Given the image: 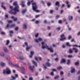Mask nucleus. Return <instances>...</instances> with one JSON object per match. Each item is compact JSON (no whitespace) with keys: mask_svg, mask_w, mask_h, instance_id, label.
<instances>
[{"mask_svg":"<svg viewBox=\"0 0 80 80\" xmlns=\"http://www.w3.org/2000/svg\"><path fill=\"white\" fill-rule=\"evenodd\" d=\"M18 29V27H17L15 28V30H17Z\"/></svg>","mask_w":80,"mask_h":80,"instance_id":"nucleus-59","label":"nucleus"},{"mask_svg":"<svg viewBox=\"0 0 80 80\" xmlns=\"http://www.w3.org/2000/svg\"><path fill=\"white\" fill-rule=\"evenodd\" d=\"M1 7H2V8H3L4 10H6V8L5 7L3 6V5H1Z\"/></svg>","mask_w":80,"mask_h":80,"instance_id":"nucleus-37","label":"nucleus"},{"mask_svg":"<svg viewBox=\"0 0 80 80\" xmlns=\"http://www.w3.org/2000/svg\"><path fill=\"white\" fill-rule=\"evenodd\" d=\"M54 60L56 61H58V58H55Z\"/></svg>","mask_w":80,"mask_h":80,"instance_id":"nucleus-51","label":"nucleus"},{"mask_svg":"<svg viewBox=\"0 0 80 80\" xmlns=\"http://www.w3.org/2000/svg\"><path fill=\"white\" fill-rule=\"evenodd\" d=\"M67 57L68 58H72V57H73V56L72 55H68L67 56Z\"/></svg>","mask_w":80,"mask_h":80,"instance_id":"nucleus-32","label":"nucleus"},{"mask_svg":"<svg viewBox=\"0 0 80 80\" xmlns=\"http://www.w3.org/2000/svg\"><path fill=\"white\" fill-rule=\"evenodd\" d=\"M38 36V33H37L35 35V37L37 38V37Z\"/></svg>","mask_w":80,"mask_h":80,"instance_id":"nucleus-43","label":"nucleus"},{"mask_svg":"<svg viewBox=\"0 0 80 80\" xmlns=\"http://www.w3.org/2000/svg\"><path fill=\"white\" fill-rule=\"evenodd\" d=\"M75 69L74 68L72 67H71V73H73V72H75Z\"/></svg>","mask_w":80,"mask_h":80,"instance_id":"nucleus-14","label":"nucleus"},{"mask_svg":"<svg viewBox=\"0 0 80 80\" xmlns=\"http://www.w3.org/2000/svg\"><path fill=\"white\" fill-rule=\"evenodd\" d=\"M55 5L58 6V7H59L60 6V2L58 1L56 2H55Z\"/></svg>","mask_w":80,"mask_h":80,"instance_id":"nucleus-19","label":"nucleus"},{"mask_svg":"<svg viewBox=\"0 0 80 80\" xmlns=\"http://www.w3.org/2000/svg\"><path fill=\"white\" fill-rule=\"evenodd\" d=\"M38 59H39V60H42V58L40 57H38Z\"/></svg>","mask_w":80,"mask_h":80,"instance_id":"nucleus-57","label":"nucleus"},{"mask_svg":"<svg viewBox=\"0 0 80 80\" xmlns=\"http://www.w3.org/2000/svg\"><path fill=\"white\" fill-rule=\"evenodd\" d=\"M5 18H8V15L7 14H6L5 15Z\"/></svg>","mask_w":80,"mask_h":80,"instance_id":"nucleus-53","label":"nucleus"},{"mask_svg":"<svg viewBox=\"0 0 80 80\" xmlns=\"http://www.w3.org/2000/svg\"><path fill=\"white\" fill-rule=\"evenodd\" d=\"M51 75H52V76H53V75H54V74H53V72H51Z\"/></svg>","mask_w":80,"mask_h":80,"instance_id":"nucleus-47","label":"nucleus"},{"mask_svg":"<svg viewBox=\"0 0 80 80\" xmlns=\"http://www.w3.org/2000/svg\"><path fill=\"white\" fill-rule=\"evenodd\" d=\"M34 54V52L33 51L31 52V55L29 56L30 58H32V56Z\"/></svg>","mask_w":80,"mask_h":80,"instance_id":"nucleus-16","label":"nucleus"},{"mask_svg":"<svg viewBox=\"0 0 80 80\" xmlns=\"http://www.w3.org/2000/svg\"><path fill=\"white\" fill-rule=\"evenodd\" d=\"M5 63L3 62H1V66H4V65H5Z\"/></svg>","mask_w":80,"mask_h":80,"instance_id":"nucleus-35","label":"nucleus"},{"mask_svg":"<svg viewBox=\"0 0 80 80\" xmlns=\"http://www.w3.org/2000/svg\"><path fill=\"white\" fill-rule=\"evenodd\" d=\"M9 43H10V41H9V40H7V42H6V45H8V44Z\"/></svg>","mask_w":80,"mask_h":80,"instance_id":"nucleus-33","label":"nucleus"},{"mask_svg":"<svg viewBox=\"0 0 80 80\" xmlns=\"http://www.w3.org/2000/svg\"><path fill=\"white\" fill-rule=\"evenodd\" d=\"M41 44L42 45V48H43V49H44V48H46V49L48 50H49L50 52H53V48H48V46L47 45V44H46L45 42H41Z\"/></svg>","mask_w":80,"mask_h":80,"instance_id":"nucleus-1","label":"nucleus"},{"mask_svg":"<svg viewBox=\"0 0 80 80\" xmlns=\"http://www.w3.org/2000/svg\"><path fill=\"white\" fill-rule=\"evenodd\" d=\"M75 64L76 65H77L79 64V61H78L77 62H75Z\"/></svg>","mask_w":80,"mask_h":80,"instance_id":"nucleus-31","label":"nucleus"},{"mask_svg":"<svg viewBox=\"0 0 80 80\" xmlns=\"http://www.w3.org/2000/svg\"><path fill=\"white\" fill-rule=\"evenodd\" d=\"M8 24L6 26V28H13V27H15V24H13L12 25H10V23H12V21L11 20H10L8 21Z\"/></svg>","mask_w":80,"mask_h":80,"instance_id":"nucleus-2","label":"nucleus"},{"mask_svg":"<svg viewBox=\"0 0 80 80\" xmlns=\"http://www.w3.org/2000/svg\"><path fill=\"white\" fill-rule=\"evenodd\" d=\"M30 3H31V2L30 1H28L27 3V5L28 6H29L30 5Z\"/></svg>","mask_w":80,"mask_h":80,"instance_id":"nucleus-40","label":"nucleus"},{"mask_svg":"<svg viewBox=\"0 0 80 80\" xmlns=\"http://www.w3.org/2000/svg\"><path fill=\"white\" fill-rule=\"evenodd\" d=\"M69 52L70 53H72L73 52V51H72V49H69Z\"/></svg>","mask_w":80,"mask_h":80,"instance_id":"nucleus-44","label":"nucleus"},{"mask_svg":"<svg viewBox=\"0 0 80 80\" xmlns=\"http://www.w3.org/2000/svg\"><path fill=\"white\" fill-rule=\"evenodd\" d=\"M21 3V4H24V3H25V2L24 1H22Z\"/></svg>","mask_w":80,"mask_h":80,"instance_id":"nucleus-63","label":"nucleus"},{"mask_svg":"<svg viewBox=\"0 0 80 80\" xmlns=\"http://www.w3.org/2000/svg\"><path fill=\"white\" fill-rule=\"evenodd\" d=\"M17 12H18V10H16V11L11 10L10 11V12H9V13H11V14H13L14 15H15V14H16V13H17Z\"/></svg>","mask_w":80,"mask_h":80,"instance_id":"nucleus-7","label":"nucleus"},{"mask_svg":"<svg viewBox=\"0 0 80 80\" xmlns=\"http://www.w3.org/2000/svg\"><path fill=\"white\" fill-rule=\"evenodd\" d=\"M9 8L11 10H14V8H13V6H10L9 7Z\"/></svg>","mask_w":80,"mask_h":80,"instance_id":"nucleus-24","label":"nucleus"},{"mask_svg":"<svg viewBox=\"0 0 80 80\" xmlns=\"http://www.w3.org/2000/svg\"><path fill=\"white\" fill-rule=\"evenodd\" d=\"M33 78L32 77H30L29 78V80H32Z\"/></svg>","mask_w":80,"mask_h":80,"instance_id":"nucleus-64","label":"nucleus"},{"mask_svg":"<svg viewBox=\"0 0 80 80\" xmlns=\"http://www.w3.org/2000/svg\"><path fill=\"white\" fill-rule=\"evenodd\" d=\"M23 28L26 29V28H27V26H26V25H23Z\"/></svg>","mask_w":80,"mask_h":80,"instance_id":"nucleus-38","label":"nucleus"},{"mask_svg":"<svg viewBox=\"0 0 80 80\" xmlns=\"http://www.w3.org/2000/svg\"><path fill=\"white\" fill-rule=\"evenodd\" d=\"M8 64H9V65H12L13 64L12 63V61H11V60H10V61H8Z\"/></svg>","mask_w":80,"mask_h":80,"instance_id":"nucleus-23","label":"nucleus"},{"mask_svg":"<svg viewBox=\"0 0 80 80\" xmlns=\"http://www.w3.org/2000/svg\"><path fill=\"white\" fill-rule=\"evenodd\" d=\"M21 5L22 7H27V6L25 5V4H20Z\"/></svg>","mask_w":80,"mask_h":80,"instance_id":"nucleus-28","label":"nucleus"},{"mask_svg":"<svg viewBox=\"0 0 80 80\" xmlns=\"http://www.w3.org/2000/svg\"><path fill=\"white\" fill-rule=\"evenodd\" d=\"M61 38L60 39V40L61 41H63V40H64L66 39V38L65 37V36L64 34H62L61 35Z\"/></svg>","mask_w":80,"mask_h":80,"instance_id":"nucleus-5","label":"nucleus"},{"mask_svg":"<svg viewBox=\"0 0 80 80\" xmlns=\"http://www.w3.org/2000/svg\"><path fill=\"white\" fill-rule=\"evenodd\" d=\"M68 20L69 21H72V20H73V17L72 16H69L68 17Z\"/></svg>","mask_w":80,"mask_h":80,"instance_id":"nucleus-12","label":"nucleus"},{"mask_svg":"<svg viewBox=\"0 0 80 80\" xmlns=\"http://www.w3.org/2000/svg\"><path fill=\"white\" fill-rule=\"evenodd\" d=\"M30 47H27V48H26V50L27 51H28V50H29V49H30Z\"/></svg>","mask_w":80,"mask_h":80,"instance_id":"nucleus-41","label":"nucleus"},{"mask_svg":"<svg viewBox=\"0 0 80 80\" xmlns=\"http://www.w3.org/2000/svg\"><path fill=\"white\" fill-rule=\"evenodd\" d=\"M35 42H37L38 43V42H40L41 41H42V38H39L38 39H34Z\"/></svg>","mask_w":80,"mask_h":80,"instance_id":"nucleus-8","label":"nucleus"},{"mask_svg":"<svg viewBox=\"0 0 80 80\" xmlns=\"http://www.w3.org/2000/svg\"><path fill=\"white\" fill-rule=\"evenodd\" d=\"M32 62L33 63V64H34V65H35V66H37V63H36V62L34 61H33V60L32 61Z\"/></svg>","mask_w":80,"mask_h":80,"instance_id":"nucleus-27","label":"nucleus"},{"mask_svg":"<svg viewBox=\"0 0 80 80\" xmlns=\"http://www.w3.org/2000/svg\"><path fill=\"white\" fill-rule=\"evenodd\" d=\"M34 12H37V13H39V12H40V11L39 10H34Z\"/></svg>","mask_w":80,"mask_h":80,"instance_id":"nucleus-46","label":"nucleus"},{"mask_svg":"<svg viewBox=\"0 0 80 80\" xmlns=\"http://www.w3.org/2000/svg\"><path fill=\"white\" fill-rule=\"evenodd\" d=\"M25 12H26V11L25 10H22V13H25Z\"/></svg>","mask_w":80,"mask_h":80,"instance_id":"nucleus-56","label":"nucleus"},{"mask_svg":"<svg viewBox=\"0 0 80 80\" xmlns=\"http://www.w3.org/2000/svg\"><path fill=\"white\" fill-rule=\"evenodd\" d=\"M13 5L14 6H17L18 5V4H17V2H14L13 3Z\"/></svg>","mask_w":80,"mask_h":80,"instance_id":"nucleus-26","label":"nucleus"},{"mask_svg":"<svg viewBox=\"0 0 80 80\" xmlns=\"http://www.w3.org/2000/svg\"><path fill=\"white\" fill-rule=\"evenodd\" d=\"M68 62L67 63V65H69V64H70V60H67Z\"/></svg>","mask_w":80,"mask_h":80,"instance_id":"nucleus-39","label":"nucleus"},{"mask_svg":"<svg viewBox=\"0 0 80 80\" xmlns=\"http://www.w3.org/2000/svg\"><path fill=\"white\" fill-rule=\"evenodd\" d=\"M65 7V4H62L61 6V8H62V7Z\"/></svg>","mask_w":80,"mask_h":80,"instance_id":"nucleus-49","label":"nucleus"},{"mask_svg":"<svg viewBox=\"0 0 80 80\" xmlns=\"http://www.w3.org/2000/svg\"><path fill=\"white\" fill-rule=\"evenodd\" d=\"M0 56L4 57V56H5V54H4V52H0Z\"/></svg>","mask_w":80,"mask_h":80,"instance_id":"nucleus-20","label":"nucleus"},{"mask_svg":"<svg viewBox=\"0 0 80 80\" xmlns=\"http://www.w3.org/2000/svg\"><path fill=\"white\" fill-rule=\"evenodd\" d=\"M11 77L12 78V79H15V77H14V76H12Z\"/></svg>","mask_w":80,"mask_h":80,"instance_id":"nucleus-55","label":"nucleus"},{"mask_svg":"<svg viewBox=\"0 0 80 80\" xmlns=\"http://www.w3.org/2000/svg\"><path fill=\"white\" fill-rule=\"evenodd\" d=\"M62 20H59L58 21L59 23H62Z\"/></svg>","mask_w":80,"mask_h":80,"instance_id":"nucleus-62","label":"nucleus"},{"mask_svg":"<svg viewBox=\"0 0 80 80\" xmlns=\"http://www.w3.org/2000/svg\"><path fill=\"white\" fill-rule=\"evenodd\" d=\"M62 68L61 66H59L57 68L58 70H61Z\"/></svg>","mask_w":80,"mask_h":80,"instance_id":"nucleus-29","label":"nucleus"},{"mask_svg":"<svg viewBox=\"0 0 80 80\" xmlns=\"http://www.w3.org/2000/svg\"><path fill=\"white\" fill-rule=\"evenodd\" d=\"M66 4L67 5V7L68 8H70V7H71V5L69 4V3L70 2L68 1H67L66 2Z\"/></svg>","mask_w":80,"mask_h":80,"instance_id":"nucleus-10","label":"nucleus"},{"mask_svg":"<svg viewBox=\"0 0 80 80\" xmlns=\"http://www.w3.org/2000/svg\"><path fill=\"white\" fill-rule=\"evenodd\" d=\"M58 77H59V76H56L54 78L55 79H57L58 78Z\"/></svg>","mask_w":80,"mask_h":80,"instance_id":"nucleus-45","label":"nucleus"},{"mask_svg":"<svg viewBox=\"0 0 80 80\" xmlns=\"http://www.w3.org/2000/svg\"><path fill=\"white\" fill-rule=\"evenodd\" d=\"M32 8L33 10H37L38 7L37 5V4L35 2H34L32 3Z\"/></svg>","mask_w":80,"mask_h":80,"instance_id":"nucleus-3","label":"nucleus"},{"mask_svg":"<svg viewBox=\"0 0 80 80\" xmlns=\"http://www.w3.org/2000/svg\"><path fill=\"white\" fill-rule=\"evenodd\" d=\"M41 2L42 3V4H43V5H45V2H44L43 1H42Z\"/></svg>","mask_w":80,"mask_h":80,"instance_id":"nucleus-54","label":"nucleus"},{"mask_svg":"<svg viewBox=\"0 0 80 80\" xmlns=\"http://www.w3.org/2000/svg\"><path fill=\"white\" fill-rule=\"evenodd\" d=\"M71 42H75V40L73 39H72L71 41Z\"/></svg>","mask_w":80,"mask_h":80,"instance_id":"nucleus-48","label":"nucleus"},{"mask_svg":"<svg viewBox=\"0 0 80 80\" xmlns=\"http://www.w3.org/2000/svg\"><path fill=\"white\" fill-rule=\"evenodd\" d=\"M11 18H12L13 19L14 21H15L17 20V18H15L13 16H12Z\"/></svg>","mask_w":80,"mask_h":80,"instance_id":"nucleus-18","label":"nucleus"},{"mask_svg":"<svg viewBox=\"0 0 80 80\" xmlns=\"http://www.w3.org/2000/svg\"><path fill=\"white\" fill-rule=\"evenodd\" d=\"M72 50H74L75 51V53H77L78 52V49L76 48H73L72 49Z\"/></svg>","mask_w":80,"mask_h":80,"instance_id":"nucleus-21","label":"nucleus"},{"mask_svg":"<svg viewBox=\"0 0 80 80\" xmlns=\"http://www.w3.org/2000/svg\"><path fill=\"white\" fill-rule=\"evenodd\" d=\"M66 44L67 46H69V47L71 46V45L69 44V42H67Z\"/></svg>","mask_w":80,"mask_h":80,"instance_id":"nucleus-36","label":"nucleus"},{"mask_svg":"<svg viewBox=\"0 0 80 80\" xmlns=\"http://www.w3.org/2000/svg\"><path fill=\"white\" fill-rule=\"evenodd\" d=\"M66 62V61L65 59L62 58V59L61 61L60 62L61 63H65Z\"/></svg>","mask_w":80,"mask_h":80,"instance_id":"nucleus-17","label":"nucleus"},{"mask_svg":"<svg viewBox=\"0 0 80 80\" xmlns=\"http://www.w3.org/2000/svg\"><path fill=\"white\" fill-rule=\"evenodd\" d=\"M14 10H20L19 6L18 5L15 6V7L14 8Z\"/></svg>","mask_w":80,"mask_h":80,"instance_id":"nucleus-9","label":"nucleus"},{"mask_svg":"<svg viewBox=\"0 0 80 80\" xmlns=\"http://www.w3.org/2000/svg\"><path fill=\"white\" fill-rule=\"evenodd\" d=\"M60 75H62L63 74V71H60Z\"/></svg>","mask_w":80,"mask_h":80,"instance_id":"nucleus-50","label":"nucleus"},{"mask_svg":"<svg viewBox=\"0 0 80 80\" xmlns=\"http://www.w3.org/2000/svg\"><path fill=\"white\" fill-rule=\"evenodd\" d=\"M3 73H7V74H10L11 73L10 69L8 67L6 68V70H4L3 71Z\"/></svg>","mask_w":80,"mask_h":80,"instance_id":"nucleus-4","label":"nucleus"},{"mask_svg":"<svg viewBox=\"0 0 80 80\" xmlns=\"http://www.w3.org/2000/svg\"><path fill=\"white\" fill-rule=\"evenodd\" d=\"M40 17V15H37L35 16L36 18H38V17Z\"/></svg>","mask_w":80,"mask_h":80,"instance_id":"nucleus-60","label":"nucleus"},{"mask_svg":"<svg viewBox=\"0 0 80 80\" xmlns=\"http://www.w3.org/2000/svg\"><path fill=\"white\" fill-rule=\"evenodd\" d=\"M1 35H5V33L3 32H2L1 33Z\"/></svg>","mask_w":80,"mask_h":80,"instance_id":"nucleus-42","label":"nucleus"},{"mask_svg":"<svg viewBox=\"0 0 80 80\" xmlns=\"http://www.w3.org/2000/svg\"><path fill=\"white\" fill-rule=\"evenodd\" d=\"M3 50L4 52H5L6 53H7L8 52V49H7V48L5 47H4L3 48Z\"/></svg>","mask_w":80,"mask_h":80,"instance_id":"nucleus-11","label":"nucleus"},{"mask_svg":"<svg viewBox=\"0 0 80 80\" xmlns=\"http://www.w3.org/2000/svg\"><path fill=\"white\" fill-rule=\"evenodd\" d=\"M34 66H33L32 67L31 66H30L29 67V68H30V70H31V71H32V72H33V68H34Z\"/></svg>","mask_w":80,"mask_h":80,"instance_id":"nucleus-15","label":"nucleus"},{"mask_svg":"<svg viewBox=\"0 0 80 80\" xmlns=\"http://www.w3.org/2000/svg\"><path fill=\"white\" fill-rule=\"evenodd\" d=\"M53 55H56V56H57V53H55L53 55H52V57H53Z\"/></svg>","mask_w":80,"mask_h":80,"instance_id":"nucleus-52","label":"nucleus"},{"mask_svg":"<svg viewBox=\"0 0 80 80\" xmlns=\"http://www.w3.org/2000/svg\"><path fill=\"white\" fill-rule=\"evenodd\" d=\"M67 27H68V30H71V28H69V26H68Z\"/></svg>","mask_w":80,"mask_h":80,"instance_id":"nucleus-61","label":"nucleus"},{"mask_svg":"<svg viewBox=\"0 0 80 80\" xmlns=\"http://www.w3.org/2000/svg\"><path fill=\"white\" fill-rule=\"evenodd\" d=\"M53 12V10H50V13H52Z\"/></svg>","mask_w":80,"mask_h":80,"instance_id":"nucleus-58","label":"nucleus"},{"mask_svg":"<svg viewBox=\"0 0 80 80\" xmlns=\"http://www.w3.org/2000/svg\"><path fill=\"white\" fill-rule=\"evenodd\" d=\"M47 5L48 6V7H50V5H51V3L50 2H48L47 3Z\"/></svg>","mask_w":80,"mask_h":80,"instance_id":"nucleus-30","label":"nucleus"},{"mask_svg":"<svg viewBox=\"0 0 80 80\" xmlns=\"http://www.w3.org/2000/svg\"><path fill=\"white\" fill-rule=\"evenodd\" d=\"M77 74H80V71H79L78 72ZM78 80H80V76H78Z\"/></svg>","mask_w":80,"mask_h":80,"instance_id":"nucleus-25","label":"nucleus"},{"mask_svg":"<svg viewBox=\"0 0 80 80\" xmlns=\"http://www.w3.org/2000/svg\"><path fill=\"white\" fill-rule=\"evenodd\" d=\"M20 68V69H21V70L22 71H24V70H25V69L23 67H22V68L20 67V68Z\"/></svg>","mask_w":80,"mask_h":80,"instance_id":"nucleus-34","label":"nucleus"},{"mask_svg":"<svg viewBox=\"0 0 80 80\" xmlns=\"http://www.w3.org/2000/svg\"><path fill=\"white\" fill-rule=\"evenodd\" d=\"M17 58L19 59V60H24V58L20 57H17Z\"/></svg>","mask_w":80,"mask_h":80,"instance_id":"nucleus-22","label":"nucleus"},{"mask_svg":"<svg viewBox=\"0 0 80 80\" xmlns=\"http://www.w3.org/2000/svg\"><path fill=\"white\" fill-rule=\"evenodd\" d=\"M6 59L8 61H10V57L9 55H7L6 56Z\"/></svg>","mask_w":80,"mask_h":80,"instance_id":"nucleus-13","label":"nucleus"},{"mask_svg":"<svg viewBox=\"0 0 80 80\" xmlns=\"http://www.w3.org/2000/svg\"><path fill=\"white\" fill-rule=\"evenodd\" d=\"M51 65L52 64H51L49 62H48L45 64V65H44L43 66L44 68L46 69L47 68V67H45V66H47L48 67H50Z\"/></svg>","mask_w":80,"mask_h":80,"instance_id":"nucleus-6","label":"nucleus"}]
</instances>
